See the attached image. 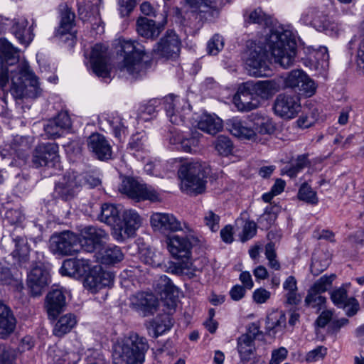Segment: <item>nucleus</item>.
Listing matches in <instances>:
<instances>
[{"mask_svg": "<svg viewBox=\"0 0 364 364\" xmlns=\"http://www.w3.org/2000/svg\"><path fill=\"white\" fill-rule=\"evenodd\" d=\"M79 243L87 252H97L105 246L109 234L102 228L94 225L85 226L80 231Z\"/></svg>", "mask_w": 364, "mask_h": 364, "instance_id": "10", "label": "nucleus"}, {"mask_svg": "<svg viewBox=\"0 0 364 364\" xmlns=\"http://www.w3.org/2000/svg\"><path fill=\"white\" fill-rule=\"evenodd\" d=\"M114 275L109 272L100 269L91 272L85 278L84 285L91 290L97 291L113 283Z\"/></svg>", "mask_w": 364, "mask_h": 364, "instance_id": "29", "label": "nucleus"}, {"mask_svg": "<svg viewBox=\"0 0 364 364\" xmlns=\"http://www.w3.org/2000/svg\"><path fill=\"white\" fill-rule=\"evenodd\" d=\"M49 282V272L42 264L33 267L27 276V286L30 295L33 297L40 296Z\"/></svg>", "mask_w": 364, "mask_h": 364, "instance_id": "17", "label": "nucleus"}, {"mask_svg": "<svg viewBox=\"0 0 364 364\" xmlns=\"http://www.w3.org/2000/svg\"><path fill=\"white\" fill-rule=\"evenodd\" d=\"M270 292L264 288H259L255 290L252 294L254 301L257 304L265 303L270 297Z\"/></svg>", "mask_w": 364, "mask_h": 364, "instance_id": "64", "label": "nucleus"}, {"mask_svg": "<svg viewBox=\"0 0 364 364\" xmlns=\"http://www.w3.org/2000/svg\"><path fill=\"white\" fill-rule=\"evenodd\" d=\"M286 326L285 315L279 314H272L267 317L266 319V333L269 336H274L277 332L282 331Z\"/></svg>", "mask_w": 364, "mask_h": 364, "instance_id": "41", "label": "nucleus"}, {"mask_svg": "<svg viewBox=\"0 0 364 364\" xmlns=\"http://www.w3.org/2000/svg\"><path fill=\"white\" fill-rule=\"evenodd\" d=\"M267 44L275 63L283 68H288L294 64L296 55V42L290 31H272Z\"/></svg>", "mask_w": 364, "mask_h": 364, "instance_id": "4", "label": "nucleus"}, {"mask_svg": "<svg viewBox=\"0 0 364 364\" xmlns=\"http://www.w3.org/2000/svg\"><path fill=\"white\" fill-rule=\"evenodd\" d=\"M16 320L11 309L0 301V338L6 339L14 331Z\"/></svg>", "mask_w": 364, "mask_h": 364, "instance_id": "30", "label": "nucleus"}, {"mask_svg": "<svg viewBox=\"0 0 364 364\" xmlns=\"http://www.w3.org/2000/svg\"><path fill=\"white\" fill-rule=\"evenodd\" d=\"M181 42L173 30H167L154 45L152 52L159 58L176 59L179 56Z\"/></svg>", "mask_w": 364, "mask_h": 364, "instance_id": "12", "label": "nucleus"}, {"mask_svg": "<svg viewBox=\"0 0 364 364\" xmlns=\"http://www.w3.org/2000/svg\"><path fill=\"white\" fill-rule=\"evenodd\" d=\"M279 207L277 205H268L264 213L258 219V223L264 229H269L277 219Z\"/></svg>", "mask_w": 364, "mask_h": 364, "instance_id": "44", "label": "nucleus"}, {"mask_svg": "<svg viewBox=\"0 0 364 364\" xmlns=\"http://www.w3.org/2000/svg\"><path fill=\"white\" fill-rule=\"evenodd\" d=\"M120 48L123 60L118 64V70L134 79L145 75L151 67L152 60L146 55L144 46L137 41L123 40Z\"/></svg>", "mask_w": 364, "mask_h": 364, "instance_id": "2", "label": "nucleus"}, {"mask_svg": "<svg viewBox=\"0 0 364 364\" xmlns=\"http://www.w3.org/2000/svg\"><path fill=\"white\" fill-rule=\"evenodd\" d=\"M82 186V177L75 172H68L55 183L54 193L63 200L74 198Z\"/></svg>", "mask_w": 364, "mask_h": 364, "instance_id": "16", "label": "nucleus"}, {"mask_svg": "<svg viewBox=\"0 0 364 364\" xmlns=\"http://www.w3.org/2000/svg\"><path fill=\"white\" fill-rule=\"evenodd\" d=\"M119 191L135 202L159 200L157 191L151 186L139 183L133 177H125L119 187Z\"/></svg>", "mask_w": 364, "mask_h": 364, "instance_id": "8", "label": "nucleus"}, {"mask_svg": "<svg viewBox=\"0 0 364 364\" xmlns=\"http://www.w3.org/2000/svg\"><path fill=\"white\" fill-rule=\"evenodd\" d=\"M200 134L197 131L184 135L180 149L183 151L191 153L193 149L196 148L199 142Z\"/></svg>", "mask_w": 364, "mask_h": 364, "instance_id": "52", "label": "nucleus"}, {"mask_svg": "<svg viewBox=\"0 0 364 364\" xmlns=\"http://www.w3.org/2000/svg\"><path fill=\"white\" fill-rule=\"evenodd\" d=\"M244 18L247 24L257 23L259 25H267L269 21V16L261 8H257L252 11H246L244 13Z\"/></svg>", "mask_w": 364, "mask_h": 364, "instance_id": "43", "label": "nucleus"}, {"mask_svg": "<svg viewBox=\"0 0 364 364\" xmlns=\"http://www.w3.org/2000/svg\"><path fill=\"white\" fill-rule=\"evenodd\" d=\"M79 238L74 232L66 230L55 232L49 240V250L56 255H73L77 252Z\"/></svg>", "mask_w": 364, "mask_h": 364, "instance_id": "9", "label": "nucleus"}, {"mask_svg": "<svg viewBox=\"0 0 364 364\" xmlns=\"http://www.w3.org/2000/svg\"><path fill=\"white\" fill-rule=\"evenodd\" d=\"M316 90V85L314 81L311 79L309 75H306V80H303L299 86L296 92L298 95H304L306 97H311Z\"/></svg>", "mask_w": 364, "mask_h": 364, "instance_id": "53", "label": "nucleus"}, {"mask_svg": "<svg viewBox=\"0 0 364 364\" xmlns=\"http://www.w3.org/2000/svg\"><path fill=\"white\" fill-rule=\"evenodd\" d=\"M107 47L97 43L92 48L90 54V64L94 73L102 78H109L110 72L108 65Z\"/></svg>", "mask_w": 364, "mask_h": 364, "instance_id": "20", "label": "nucleus"}, {"mask_svg": "<svg viewBox=\"0 0 364 364\" xmlns=\"http://www.w3.org/2000/svg\"><path fill=\"white\" fill-rule=\"evenodd\" d=\"M208 168L199 161H186L181 164L178 176L181 190L191 196L203 193L206 188Z\"/></svg>", "mask_w": 364, "mask_h": 364, "instance_id": "5", "label": "nucleus"}, {"mask_svg": "<svg viewBox=\"0 0 364 364\" xmlns=\"http://www.w3.org/2000/svg\"><path fill=\"white\" fill-rule=\"evenodd\" d=\"M4 220L11 225H18L24 220V215L18 209H8L4 213Z\"/></svg>", "mask_w": 364, "mask_h": 364, "instance_id": "57", "label": "nucleus"}, {"mask_svg": "<svg viewBox=\"0 0 364 364\" xmlns=\"http://www.w3.org/2000/svg\"><path fill=\"white\" fill-rule=\"evenodd\" d=\"M163 105L170 122L174 124L183 122L185 115L191 112V105L186 99L169 95L163 99Z\"/></svg>", "mask_w": 364, "mask_h": 364, "instance_id": "15", "label": "nucleus"}, {"mask_svg": "<svg viewBox=\"0 0 364 364\" xmlns=\"http://www.w3.org/2000/svg\"><path fill=\"white\" fill-rule=\"evenodd\" d=\"M246 86V82L241 84L233 97L235 105L241 112H250L259 106V100Z\"/></svg>", "mask_w": 364, "mask_h": 364, "instance_id": "25", "label": "nucleus"}, {"mask_svg": "<svg viewBox=\"0 0 364 364\" xmlns=\"http://www.w3.org/2000/svg\"><path fill=\"white\" fill-rule=\"evenodd\" d=\"M197 126L200 130L215 135L223 129V122L215 115L204 114L200 117Z\"/></svg>", "mask_w": 364, "mask_h": 364, "instance_id": "38", "label": "nucleus"}, {"mask_svg": "<svg viewBox=\"0 0 364 364\" xmlns=\"http://www.w3.org/2000/svg\"><path fill=\"white\" fill-rule=\"evenodd\" d=\"M100 221L113 227L117 230L121 224L120 210L118 207L111 203H104L101 205L100 214L98 215Z\"/></svg>", "mask_w": 364, "mask_h": 364, "instance_id": "36", "label": "nucleus"}, {"mask_svg": "<svg viewBox=\"0 0 364 364\" xmlns=\"http://www.w3.org/2000/svg\"><path fill=\"white\" fill-rule=\"evenodd\" d=\"M224 46L223 38L219 34H215L208 42L207 51L210 55H217Z\"/></svg>", "mask_w": 364, "mask_h": 364, "instance_id": "54", "label": "nucleus"}, {"mask_svg": "<svg viewBox=\"0 0 364 364\" xmlns=\"http://www.w3.org/2000/svg\"><path fill=\"white\" fill-rule=\"evenodd\" d=\"M16 351L8 345L0 347V364H14Z\"/></svg>", "mask_w": 364, "mask_h": 364, "instance_id": "55", "label": "nucleus"}, {"mask_svg": "<svg viewBox=\"0 0 364 364\" xmlns=\"http://www.w3.org/2000/svg\"><path fill=\"white\" fill-rule=\"evenodd\" d=\"M204 220L205 225L209 227L211 231L216 232L218 230L220 221L219 215L210 210L205 214Z\"/></svg>", "mask_w": 364, "mask_h": 364, "instance_id": "61", "label": "nucleus"}, {"mask_svg": "<svg viewBox=\"0 0 364 364\" xmlns=\"http://www.w3.org/2000/svg\"><path fill=\"white\" fill-rule=\"evenodd\" d=\"M306 74L301 70H294L289 73L284 80L287 87L292 88L296 92L303 80H306Z\"/></svg>", "mask_w": 364, "mask_h": 364, "instance_id": "49", "label": "nucleus"}, {"mask_svg": "<svg viewBox=\"0 0 364 364\" xmlns=\"http://www.w3.org/2000/svg\"><path fill=\"white\" fill-rule=\"evenodd\" d=\"M119 6V11L122 17L129 16L134 9L136 7V0H119L118 2Z\"/></svg>", "mask_w": 364, "mask_h": 364, "instance_id": "60", "label": "nucleus"}, {"mask_svg": "<svg viewBox=\"0 0 364 364\" xmlns=\"http://www.w3.org/2000/svg\"><path fill=\"white\" fill-rule=\"evenodd\" d=\"M215 148L220 155L228 156L232 152L233 144L228 136L220 135L215 140Z\"/></svg>", "mask_w": 364, "mask_h": 364, "instance_id": "50", "label": "nucleus"}, {"mask_svg": "<svg viewBox=\"0 0 364 364\" xmlns=\"http://www.w3.org/2000/svg\"><path fill=\"white\" fill-rule=\"evenodd\" d=\"M166 23V19L162 23L156 24L155 21L141 16L136 22V31L141 37L155 40L164 30Z\"/></svg>", "mask_w": 364, "mask_h": 364, "instance_id": "27", "label": "nucleus"}, {"mask_svg": "<svg viewBox=\"0 0 364 364\" xmlns=\"http://www.w3.org/2000/svg\"><path fill=\"white\" fill-rule=\"evenodd\" d=\"M298 198L311 205H316L318 202L316 192L306 183H304L299 189Z\"/></svg>", "mask_w": 364, "mask_h": 364, "instance_id": "47", "label": "nucleus"}, {"mask_svg": "<svg viewBox=\"0 0 364 364\" xmlns=\"http://www.w3.org/2000/svg\"><path fill=\"white\" fill-rule=\"evenodd\" d=\"M77 323L76 317L73 314H67L58 319L53 328V334L61 337L70 332Z\"/></svg>", "mask_w": 364, "mask_h": 364, "instance_id": "40", "label": "nucleus"}, {"mask_svg": "<svg viewBox=\"0 0 364 364\" xmlns=\"http://www.w3.org/2000/svg\"><path fill=\"white\" fill-rule=\"evenodd\" d=\"M123 219L119 224L117 230L123 231L128 237L134 235L136 230L141 226V219L138 213L134 210H127L123 213Z\"/></svg>", "mask_w": 364, "mask_h": 364, "instance_id": "33", "label": "nucleus"}, {"mask_svg": "<svg viewBox=\"0 0 364 364\" xmlns=\"http://www.w3.org/2000/svg\"><path fill=\"white\" fill-rule=\"evenodd\" d=\"M107 122L112 129L114 136L121 141L122 136L127 132V127L124 125L122 117L120 116H112L107 119Z\"/></svg>", "mask_w": 364, "mask_h": 364, "instance_id": "51", "label": "nucleus"}, {"mask_svg": "<svg viewBox=\"0 0 364 364\" xmlns=\"http://www.w3.org/2000/svg\"><path fill=\"white\" fill-rule=\"evenodd\" d=\"M58 145L56 143L38 144L33 154L32 163L36 167H56L59 165Z\"/></svg>", "mask_w": 364, "mask_h": 364, "instance_id": "14", "label": "nucleus"}, {"mask_svg": "<svg viewBox=\"0 0 364 364\" xmlns=\"http://www.w3.org/2000/svg\"><path fill=\"white\" fill-rule=\"evenodd\" d=\"M288 354L287 350L284 347H280L272 352V358L269 364H280L284 361Z\"/></svg>", "mask_w": 364, "mask_h": 364, "instance_id": "62", "label": "nucleus"}, {"mask_svg": "<svg viewBox=\"0 0 364 364\" xmlns=\"http://www.w3.org/2000/svg\"><path fill=\"white\" fill-rule=\"evenodd\" d=\"M154 288L162 299L170 300L172 304L176 302L178 290L167 276H160L154 282Z\"/></svg>", "mask_w": 364, "mask_h": 364, "instance_id": "32", "label": "nucleus"}, {"mask_svg": "<svg viewBox=\"0 0 364 364\" xmlns=\"http://www.w3.org/2000/svg\"><path fill=\"white\" fill-rule=\"evenodd\" d=\"M44 131L46 136L52 139L60 137L63 133L62 129L57 125L55 120L52 119L47 121L44 124Z\"/></svg>", "mask_w": 364, "mask_h": 364, "instance_id": "58", "label": "nucleus"}, {"mask_svg": "<svg viewBox=\"0 0 364 364\" xmlns=\"http://www.w3.org/2000/svg\"><path fill=\"white\" fill-rule=\"evenodd\" d=\"M13 283L18 284V280L15 279L8 265L0 262V284L10 285Z\"/></svg>", "mask_w": 364, "mask_h": 364, "instance_id": "56", "label": "nucleus"}, {"mask_svg": "<svg viewBox=\"0 0 364 364\" xmlns=\"http://www.w3.org/2000/svg\"><path fill=\"white\" fill-rule=\"evenodd\" d=\"M150 223L154 231L165 235L183 230L181 221L173 214L154 213L151 216Z\"/></svg>", "mask_w": 364, "mask_h": 364, "instance_id": "21", "label": "nucleus"}, {"mask_svg": "<svg viewBox=\"0 0 364 364\" xmlns=\"http://www.w3.org/2000/svg\"><path fill=\"white\" fill-rule=\"evenodd\" d=\"M257 233V224L254 221H247L243 227L242 242H246L252 238Z\"/></svg>", "mask_w": 364, "mask_h": 364, "instance_id": "59", "label": "nucleus"}, {"mask_svg": "<svg viewBox=\"0 0 364 364\" xmlns=\"http://www.w3.org/2000/svg\"><path fill=\"white\" fill-rule=\"evenodd\" d=\"M75 15L70 9L66 7L61 12L60 26L58 32L60 35L69 33L74 26Z\"/></svg>", "mask_w": 364, "mask_h": 364, "instance_id": "46", "label": "nucleus"}, {"mask_svg": "<svg viewBox=\"0 0 364 364\" xmlns=\"http://www.w3.org/2000/svg\"><path fill=\"white\" fill-rule=\"evenodd\" d=\"M130 301L132 308L144 317L154 315L159 306L158 299L149 292H138L131 297Z\"/></svg>", "mask_w": 364, "mask_h": 364, "instance_id": "22", "label": "nucleus"}, {"mask_svg": "<svg viewBox=\"0 0 364 364\" xmlns=\"http://www.w3.org/2000/svg\"><path fill=\"white\" fill-rule=\"evenodd\" d=\"M198 242V239L191 235L168 236L166 239L167 249L171 255L178 260L168 263V272L177 275L191 274V250Z\"/></svg>", "mask_w": 364, "mask_h": 364, "instance_id": "3", "label": "nucleus"}, {"mask_svg": "<svg viewBox=\"0 0 364 364\" xmlns=\"http://www.w3.org/2000/svg\"><path fill=\"white\" fill-rule=\"evenodd\" d=\"M55 120L57 125L63 132L65 129H68L71 126L70 118L67 112H60L55 118L52 119Z\"/></svg>", "mask_w": 364, "mask_h": 364, "instance_id": "63", "label": "nucleus"}, {"mask_svg": "<svg viewBox=\"0 0 364 364\" xmlns=\"http://www.w3.org/2000/svg\"><path fill=\"white\" fill-rule=\"evenodd\" d=\"M330 299L336 307L345 309L349 317L355 316L360 309L358 301L353 296L348 297L346 284L333 289L330 292Z\"/></svg>", "mask_w": 364, "mask_h": 364, "instance_id": "19", "label": "nucleus"}, {"mask_svg": "<svg viewBox=\"0 0 364 364\" xmlns=\"http://www.w3.org/2000/svg\"><path fill=\"white\" fill-rule=\"evenodd\" d=\"M15 243V250L12 252L13 257L17 260L21 267L27 269L30 267V247L27 240L22 236H16L13 238Z\"/></svg>", "mask_w": 364, "mask_h": 364, "instance_id": "35", "label": "nucleus"}, {"mask_svg": "<svg viewBox=\"0 0 364 364\" xmlns=\"http://www.w3.org/2000/svg\"><path fill=\"white\" fill-rule=\"evenodd\" d=\"M273 109L275 114L283 119H293L301 110L300 98L296 94H279L274 100Z\"/></svg>", "mask_w": 364, "mask_h": 364, "instance_id": "13", "label": "nucleus"}, {"mask_svg": "<svg viewBox=\"0 0 364 364\" xmlns=\"http://www.w3.org/2000/svg\"><path fill=\"white\" fill-rule=\"evenodd\" d=\"M227 129L234 136L245 139H254L255 132L252 126L247 124L246 121L238 117L229 119L226 122Z\"/></svg>", "mask_w": 364, "mask_h": 364, "instance_id": "31", "label": "nucleus"}, {"mask_svg": "<svg viewBox=\"0 0 364 364\" xmlns=\"http://www.w3.org/2000/svg\"><path fill=\"white\" fill-rule=\"evenodd\" d=\"M237 344L240 361L242 363L249 362L256 351L255 341L247 336H240L237 339Z\"/></svg>", "mask_w": 364, "mask_h": 364, "instance_id": "37", "label": "nucleus"}, {"mask_svg": "<svg viewBox=\"0 0 364 364\" xmlns=\"http://www.w3.org/2000/svg\"><path fill=\"white\" fill-rule=\"evenodd\" d=\"M0 87L4 89L9 80L14 97L36 98L41 93L39 82L26 62H19L18 50L7 40L0 39Z\"/></svg>", "mask_w": 364, "mask_h": 364, "instance_id": "1", "label": "nucleus"}, {"mask_svg": "<svg viewBox=\"0 0 364 364\" xmlns=\"http://www.w3.org/2000/svg\"><path fill=\"white\" fill-rule=\"evenodd\" d=\"M246 82V87L249 90H252V92L257 99L259 97L262 99H267L277 92L281 88L279 82L275 80L257 82L250 80Z\"/></svg>", "mask_w": 364, "mask_h": 364, "instance_id": "28", "label": "nucleus"}, {"mask_svg": "<svg viewBox=\"0 0 364 364\" xmlns=\"http://www.w3.org/2000/svg\"><path fill=\"white\" fill-rule=\"evenodd\" d=\"M218 0H186L190 8L188 18L194 28H200L206 21H211L219 15Z\"/></svg>", "mask_w": 364, "mask_h": 364, "instance_id": "7", "label": "nucleus"}, {"mask_svg": "<svg viewBox=\"0 0 364 364\" xmlns=\"http://www.w3.org/2000/svg\"><path fill=\"white\" fill-rule=\"evenodd\" d=\"M66 307V299L60 289H53L48 293L45 299L44 308L50 320L54 321Z\"/></svg>", "mask_w": 364, "mask_h": 364, "instance_id": "24", "label": "nucleus"}, {"mask_svg": "<svg viewBox=\"0 0 364 364\" xmlns=\"http://www.w3.org/2000/svg\"><path fill=\"white\" fill-rule=\"evenodd\" d=\"M336 277V274H331L330 275L325 274L316 280L310 289H312V291H316L317 292L324 293L332 287L333 282Z\"/></svg>", "mask_w": 364, "mask_h": 364, "instance_id": "48", "label": "nucleus"}, {"mask_svg": "<svg viewBox=\"0 0 364 364\" xmlns=\"http://www.w3.org/2000/svg\"><path fill=\"white\" fill-rule=\"evenodd\" d=\"M149 348L146 338L136 333H130L113 348V355L122 358L127 364H143Z\"/></svg>", "mask_w": 364, "mask_h": 364, "instance_id": "6", "label": "nucleus"}, {"mask_svg": "<svg viewBox=\"0 0 364 364\" xmlns=\"http://www.w3.org/2000/svg\"><path fill=\"white\" fill-rule=\"evenodd\" d=\"M90 259H67L63 262L60 272L62 275L80 277L85 275L90 269Z\"/></svg>", "mask_w": 364, "mask_h": 364, "instance_id": "26", "label": "nucleus"}, {"mask_svg": "<svg viewBox=\"0 0 364 364\" xmlns=\"http://www.w3.org/2000/svg\"><path fill=\"white\" fill-rule=\"evenodd\" d=\"M96 261L105 265H112L121 262L124 258V255L117 246L103 247L100 249L95 255Z\"/></svg>", "mask_w": 364, "mask_h": 364, "instance_id": "34", "label": "nucleus"}, {"mask_svg": "<svg viewBox=\"0 0 364 364\" xmlns=\"http://www.w3.org/2000/svg\"><path fill=\"white\" fill-rule=\"evenodd\" d=\"M252 129L255 138L257 134H272L276 129L275 124L272 119L264 117H255L252 122Z\"/></svg>", "mask_w": 364, "mask_h": 364, "instance_id": "42", "label": "nucleus"}, {"mask_svg": "<svg viewBox=\"0 0 364 364\" xmlns=\"http://www.w3.org/2000/svg\"><path fill=\"white\" fill-rule=\"evenodd\" d=\"M89 151L94 156L100 161H107L111 159L112 146L105 136L99 133H92L87 139Z\"/></svg>", "mask_w": 364, "mask_h": 364, "instance_id": "23", "label": "nucleus"}, {"mask_svg": "<svg viewBox=\"0 0 364 364\" xmlns=\"http://www.w3.org/2000/svg\"><path fill=\"white\" fill-rule=\"evenodd\" d=\"M250 71L255 77L268 76L270 70L268 65L267 53L262 45L251 44L248 49V56L246 59Z\"/></svg>", "mask_w": 364, "mask_h": 364, "instance_id": "11", "label": "nucleus"}, {"mask_svg": "<svg viewBox=\"0 0 364 364\" xmlns=\"http://www.w3.org/2000/svg\"><path fill=\"white\" fill-rule=\"evenodd\" d=\"M321 294L316 291H312V289H309L304 299L305 306L321 310L326 302V298Z\"/></svg>", "mask_w": 364, "mask_h": 364, "instance_id": "45", "label": "nucleus"}, {"mask_svg": "<svg viewBox=\"0 0 364 364\" xmlns=\"http://www.w3.org/2000/svg\"><path fill=\"white\" fill-rule=\"evenodd\" d=\"M300 21L304 25H310L317 31H325L329 34L336 32L338 30L336 23L330 21L326 15L315 9H310L304 12L301 15Z\"/></svg>", "mask_w": 364, "mask_h": 364, "instance_id": "18", "label": "nucleus"}, {"mask_svg": "<svg viewBox=\"0 0 364 364\" xmlns=\"http://www.w3.org/2000/svg\"><path fill=\"white\" fill-rule=\"evenodd\" d=\"M27 20L22 19L14 21L11 27V32L18 40L19 43L25 46H28L33 37L30 28L27 29Z\"/></svg>", "mask_w": 364, "mask_h": 364, "instance_id": "39", "label": "nucleus"}]
</instances>
